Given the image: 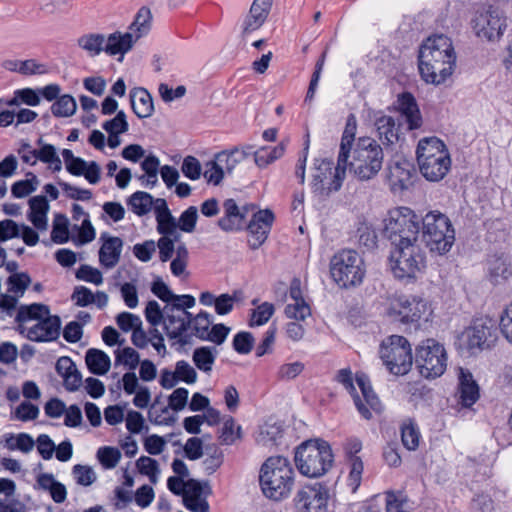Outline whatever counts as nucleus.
<instances>
[{
    "mask_svg": "<svg viewBox=\"0 0 512 512\" xmlns=\"http://www.w3.org/2000/svg\"><path fill=\"white\" fill-rule=\"evenodd\" d=\"M456 55L449 37L437 34L428 37L420 46L418 68L428 84L440 85L453 73Z\"/></svg>",
    "mask_w": 512,
    "mask_h": 512,
    "instance_id": "f257e3e1",
    "label": "nucleus"
},
{
    "mask_svg": "<svg viewBox=\"0 0 512 512\" xmlns=\"http://www.w3.org/2000/svg\"><path fill=\"white\" fill-rule=\"evenodd\" d=\"M383 160L384 153L380 144L374 138L360 137L355 147L349 150L347 160L339 163L358 180L367 181L379 173Z\"/></svg>",
    "mask_w": 512,
    "mask_h": 512,
    "instance_id": "f03ea898",
    "label": "nucleus"
},
{
    "mask_svg": "<svg viewBox=\"0 0 512 512\" xmlns=\"http://www.w3.org/2000/svg\"><path fill=\"white\" fill-rule=\"evenodd\" d=\"M295 472L283 456L269 457L260 469L259 481L263 494L273 500L289 496L294 485Z\"/></svg>",
    "mask_w": 512,
    "mask_h": 512,
    "instance_id": "7ed1b4c3",
    "label": "nucleus"
},
{
    "mask_svg": "<svg viewBox=\"0 0 512 512\" xmlns=\"http://www.w3.org/2000/svg\"><path fill=\"white\" fill-rule=\"evenodd\" d=\"M416 157L420 173L430 182L442 180L451 168L446 145L437 137L421 139L417 145Z\"/></svg>",
    "mask_w": 512,
    "mask_h": 512,
    "instance_id": "20e7f679",
    "label": "nucleus"
},
{
    "mask_svg": "<svg viewBox=\"0 0 512 512\" xmlns=\"http://www.w3.org/2000/svg\"><path fill=\"white\" fill-rule=\"evenodd\" d=\"M294 460L302 475L309 478H318L331 469L334 463V455L327 441L309 439L297 447Z\"/></svg>",
    "mask_w": 512,
    "mask_h": 512,
    "instance_id": "39448f33",
    "label": "nucleus"
},
{
    "mask_svg": "<svg viewBox=\"0 0 512 512\" xmlns=\"http://www.w3.org/2000/svg\"><path fill=\"white\" fill-rule=\"evenodd\" d=\"M420 217L408 207L389 212L384 220L383 235L391 247L419 243Z\"/></svg>",
    "mask_w": 512,
    "mask_h": 512,
    "instance_id": "423d86ee",
    "label": "nucleus"
},
{
    "mask_svg": "<svg viewBox=\"0 0 512 512\" xmlns=\"http://www.w3.org/2000/svg\"><path fill=\"white\" fill-rule=\"evenodd\" d=\"M422 240L431 253L444 255L455 241V231L449 218L438 211H430L420 218Z\"/></svg>",
    "mask_w": 512,
    "mask_h": 512,
    "instance_id": "0eeeda50",
    "label": "nucleus"
},
{
    "mask_svg": "<svg viewBox=\"0 0 512 512\" xmlns=\"http://www.w3.org/2000/svg\"><path fill=\"white\" fill-rule=\"evenodd\" d=\"M389 264L395 278L413 282L426 268V253L420 243L391 247Z\"/></svg>",
    "mask_w": 512,
    "mask_h": 512,
    "instance_id": "6e6552de",
    "label": "nucleus"
},
{
    "mask_svg": "<svg viewBox=\"0 0 512 512\" xmlns=\"http://www.w3.org/2000/svg\"><path fill=\"white\" fill-rule=\"evenodd\" d=\"M330 274L341 288L357 286L365 276L363 259L354 250H341L330 261Z\"/></svg>",
    "mask_w": 512,
    "mask_h": 512,
    "instance_id": "1a4fd4ad",
    "label": "nucleus"
},
{
    "mask_svg": "<svg viewBox=\"0 0 512 512\" xmlns=\"http://www.w3.org/2000/svg\"><path fill=\"white\" fill-rule=\"evenodd\" d=\"M414 363L426 379L440 377L447 368V353L442 344L432 338L423 340L415 349Z\"/></svg>",
    "mask_w": 512,
    "mask_h": 512,
    "instance_id": "9d476101",
    "label": "nucleus"
},
{
    "mask_svg": "<svg viewBox=\"0 0 512 512\" xmlns=\"http://www.w3.org/2000/svg\"><path fill=\"white\" fill-rule=\"evenodd\" d=\"M380 358L390 373L407 374L413 364L412 349L409 341L400 335H391L380 345Z\"/></svg>",
    "mask_w": 512,
    "mask_h": 512,
    "instance_id": "9b49d317",
    "label": "nucleus"
},
{
    "mask_svg": "<svg viewBox=\"0 0 512 512\" xmlns=\"http://www.w3.org/2000/svg\"><path fill=\"white\" fill-rule=\"evenodd\" d=\"M312 175V192L322 198H327L332 192L338 191L345 178V169L337 159L333 170V162L329 159L315 160Z\"/></svg>",
    "mask_w": 512,
    "mask_h": 512,
    "instance_id": "f8f14e48",
    "label": "nucleus"
},
{
    "mask_svg": "<svg viewBox=\"0 0 512 512\" xmlns=\"http://www.w3.org/2000/svg\"><path fill=\"white\" fill-rule=\"evenodd\" d=\"M428 311L427 302L423 299L401 296L390 303L387 315L394 322L412 324L417 328L421 319L427 320Z\"/></svg>",
    "mask_w": 512,
    "mask_h": 512,
    "instance_id": "ddd939ff",
    "label": "nucleus"
},
{
    "mask_svg": "<svg viewBox=\"0 0 512 512\" xmlns=\"http://www.w3.org/2000/svg\"><path fill=\"white\" fill-rule=\"evenodd\" d=\"M498 329L497 322L488 316L475 318L464 332L468 349H489L498 339Z\"/></svg>",
    "mask_w": 512,
    "mask_h": 512,
    "instance_id": "4468645a",
    "label": "nucleus"
},
{
    "mask_svg": "<svg viewBox=\"0 0 512 512\" xmlns=\"http://www.w3.org/2000/svg\"><path fill=\"white\" fill-rule=\"evenodd\" d=\"M506 27V17L499 9L492 6L482 11L478 10L472 19V28L475 34L488 41L499 40Z\"/></svg>",
    "mask_w": 512,
    "mask_h": 512,
    "instance_id": "2eb2a0df",
    "label": "nucleus"
},
{
    "mask_svg": "<svg viewBox=\"0 0 512 512\" xmlns=\"http://www.w3.org/2000/svg\"><path fill=\"white\" fill-rule=\"evenodd\" d=\"M328 499L327 486L315 483L298 490L294 503L298 512H327Z\"/></svg>",
    "mask_w": 512,
    "mask_h": 512,
    "instance_id": "dca6fc26",
    "label": "nucleus"
},
{
    "mask_svg": "<svg viewBox=\"0 0 512 512\" xmlns=\"http://www.w3.org/2000/svg\"><path fill=\"white\" fill-rule=\"evenodd\" d=\"M212 323L213 316L206 311L202 310L194 315V337L221 345L227 339L231 329L223 323L214 325Z\"/></svg>",
    "mask_w": 512,
    "mask_h": 512,
    "instance_id": "f3484780",
    "label": "nucleus"
},
{
    "mask_svg": "<svg viewBox=\"0 0 512 512\" xmlns=\"http://www.w3.org/2000/svg\"><path fill=\"white\" fill-rule=\"evenodd\" d=\"M60 330V317L58 315H50V313L30 328L24 325L18 326L19 333L34 342L55 341L60 335Z\"/></svg>",
    "mask_w": 512,
    "mask_h": 512,
    "instance_id": "a211bd4d",
    "label": "nucleus"
},
{
    "mask_svg": "<svg viewBox=\"0 0 512 512\" xmlns=\"http://www.w3.org/2000/svg\"><path fill=\"white\" fill-rule=\"evenodd\" d=\"M274 219V213L270 209H264L255 212L249 223H246L245 228L250 235L248 245L251 249H258L266 241Z\"/></svg>",
    "mask_w": 512,
    "mask_h": 512,
    "instance_id": "6ab92c4d",
    "label": "nucleus"
},
{
    "mask_svg": "<svg viewBox=\"0 0 512 512\" xmlns=\"http://www.w3.org/2000/svg\"><path fill=\"white\" fill-rule=\"evenodd\" d=\"M388 180L393 192H401L413 185L416 174L414 164L403 157H396L388 164Z\"/></svg>",
    "mask_w": 512,
    "mask_h": 512,
    "instance_id": "aec40b11",
    "label": "nucleus"
},
{
    "mask_svg": "<svg viewBox=\"0 0 512 512\" xmlns=\"http://www.w3.org/2000/svg\"><path fill=\"white\" fill-rule=\"evenodd\" d=\"M223 216L217 221L219 228L225 232L241 231L246 226V217L249 205L240 208L232 198L223 202Z\"/></svg>",
    "mask_w": 512,
    "mask_h": 512,
    "instance_id": "412c9836",
    "label": "nucleus"
},
{
    "mask_svg": "<svg viewBox=\"0 0 512 512\" xmlns=\"http://www.w3.org/2000/svg\"><path fill=\"white\" fill-rule=\"evenodd\" d=\"M164 328L169 338L177 339L181 344L189 343V335L187 328L192 318L187 310L176 308L175 312L164 309Z\"/></svg>",
    "mask_w": 512,
    "mask_h": 512,
    "instance_id": "4be33fe9",
    "label": "nucleus"
},
{
    "mask_svg": "<svg viewBox=\"0 0 512 512\" xmlns=\"http://www.w3.org/2000/svg\"><path fill=\"white\" fill-rule=\"evenodd\" d=\"M203 456H207L203 461V469L208 475L214 473L223 462L222 451L215 443L204 444L201 438L194 437V460Z\"/></svg>",
    "mask_w": 512,
    "mask_h": 512,
    "instance_id": "5701e85b",
    "label": "nucleus"
},
{
    "mask_svg": "<svg viewBox=\"0 0 512 512\" xmlns=\"http://www.w3.org/2000/svg\"><path fill=\"white\" fill-rule=\"evenodd\" d=\"M102 245L99 249V262L105 268L115 267L121 256L123 241L116 236H110L108 233H102L100 236Z\"/></svg>",
    "mask_w": 512,
    "mask_h": 512,
    "instance_id": "b1692460",
    "label": "nucleus"
},
{
    "mask_svg": "<svg viewBox=\"0 0 512 512\" xmlns=\"http://www.w3.org/2000/svg\"><path fill=\"white\" fill-rule=\"evenodd\" d=\"M398 109L405 117L409 130H415L421 127L422 117L415 97L409 92H403L398 95Z\"/></svg>",
    "mask_w": 512,
    "mask_h": 512,
    "instance_id": "393cba45",
    "label": "nucleus"
},
{
    "mask_svg": "<svg viewBox=\"0 0 512 512\" xmlns=\"http://www.w3.org/2000/svg\"><path fill=\"white\" fill-rule=\"evenodd\" d=\"M157 220V230L162 235H174L177 227L182 231L192 232V206L188 207L181 215L179 224L176 223L175 218L169 214L164 217H159Z\"/></svg>",
    "mask_w": 512,
    "mask_h": 512,
    "instance_id": "a878e982",
    "label": "nucleus"
},
{
    "mask_svg": "<svg viewBox=\"0 0 512 512\" xmlns=\"http://www.w3.org/2000/svg\"><path fill=\"white\" fill-rule=\"evenodd\" d=\"M459 392L464 407H471L479 399V386L472 373L464 368H459Z\"/></svg>",
    "mask_w": 512,
    "mask_h": 512,
    "instance_id": "bb28decb",
    "label": "nucleus"
},
{
    "mask_svg": "<svg viewBox=\"0 0 512 512\" xmlns=\"http://www.w3.org/2000/svg\"><path fill=\"white\" fill-rule=\"evenodd\" d=\"M131 108L138 118H148L154 112V105L150 93L142 87L130 91Z\"/></svg>",
    "mask_w": 512,
    "mask_h": 512,
    "instance_id": "cd10ccee",
    "label": "nucleus"
},
{
    "mask_svg": "<svg viewBox=\"0 0 512 512\" xmlns=\"http://www.w3.org/2000/svg\"><path fill=\"white\" fill-rule=\"evenodd\" d=\"M30 213L28 219L34 227L40 231H44L48 227L47 213L49 203L45 196L38 195L29 199Z\"/></svg>",
    "mask_w": 512,
    "mask_h": 512,
    "instance_id": "c85d7f7f",
    "label": "nucleus"
},
{
    "mask_svg": "<svg viewBox=\"0 0 512 512\" xmlns=\"http://www.w3.org/2000/svg\"><path fill=\"white\" fill-rule=\"evenodd\" d=\"M137 39L133 37L132 32L121 34L120 32H114L110 34L106 40L105 52L109 55L120 54L121 58L128 52Z\"/></svg>",
    "mask_w": 512,
    "mask_h": 512,
    "instance_id": "c756f323",
    "label": "nucleus"
},
{
    "mask_svg": "<svg viewBox=\"0 0 512 512\" xmlns=\"http://www.w3.org/2000/svg\"><path fill=\"white\" fill-rule=\"evenodd\" d=\"M88 370L94 375L106 374L111 366L110 357L102 350L90 348L85 355Z\"/></svg>",
    "mask_w": 512,
    "mask_h": 512,
    "instance_id": "7c9ffc66",
    "label": "nucleus"
},
{
    "mask_svg": "<svg viewBox=\"0 0 512 512\" xmlns=\"http://www.w3.org/2000/svg\"><path fill=\"white\" fill-rule=\"evenodd\" d=\"M357 131V119L354 114H349L341 137L339 148V162L347 160L348 152L355 147V136Z\"/></svg>",
    "mask_w": 512,
    "mask_h": 512,
    "instance_id": "2f4dec72",
    "label": "nucleus"
},
{
    "mask_svg": "<svg viewBox=\"0 0 512 512\" xmlns=\"http://www.w3.org/2000/svg\"><path fill=\"white\" fill-rule=\"evenodd\" d=\"M375 127L383 144H393L398 140L399 126L396 125L392 116L381 115L376 118Z\"/></svg>",
    "mask_w": 512,
    "mask_h": 512,
    "instance_id": "473e14b6",
    "label": "nucleus"
},
{
    "mask_svg": "<svg viewBox=\"0 0 512 512\" xmlns=\"http://www.w3.org/2000/svg\"><path fill=\"white\" fill-rule=\"evenodd\" d=\"M337 380L346 388V390L352 394L355 406L361 416L365 419H371L372 413L364 405L361 397L356 393V389L353 383L352 372L349 369H341L338 371Z\"/></svg>",
    "mask_w": 512,
    "mask_h": 512,
    "instance_id": "72a5a7b5",
    "label": "nucleus"
},
{
    "mask_svg": "<svg viewBox=\"0 0 512 512\" xmlns=\"http://www.w3.org/2000/svg\"><path fill=\"white\" fill-rule=\"evenodd\" d=\"M287 141H281L275 147L264 146L254 152V161L259 168H265L281 158L286 150Z\"/></svg>",
    "mask_w": 512,
    "mask_h": 512,
    "instance_id": "f704fd0d",
    "label": "nucleus"
},
{
    "mask_svg": "<svg viewBox=\"0 0 512 512\" xmlns=\"http://www.w3.org/2000/svg\"><path fill=\"white\" fill-rule=\"evenodd\" d=\"M215 346H201L194 349V366L200 371L209 374L218 355Z\"/></svg>",
    "mask_w": 512,
    "mask_h": 512,
    "instance_id": "c9c22d12",
    "label": "nucleus"
},
{
    "mask_svg": "<svg viewBox=\"0 0 512 512\" xmlns=\"http://www.w3.org/2000/svg\"><path fill=\"white\" fill-rule=\"evenodd\" d=\"M167 486L173 494L182 496L185 508L192 511V479L185 482L182 477L171 476Z\"/></svg>",
    "mask_w": 512,
    "mask_h": 512,
    "instance_id": "e433bc0d",
    "label": "nucleus"
},
{
    "mask_svg": "<svg viewBox=\"0 0 512 512\" xmlns=\"http://www.w3.org/2000/svg\"><path fill=\"white\" fill-rule=\"evenodd\" d=\"M50 309L47 305L41 303H33L30 305H21L18 308L15 321L19 325L29 320H36L37 322L47 316Z\"/></svg>",
    "mask_w": 512,
    "mask_h": 512,
    "instance_id": "4c0bfd02",
    "label": "nucleus"
},
{
    "mask_svg": "<svg viewBox=\"0 0 512 512\" xmlns=\"http://www.w3.org/2000/svg\"><path fill=\"white\" fill-rule=\"evenodd\" d=\"M356 382L366 403L364 405L369 409V411L373 410L377 413L381 412V402L376 393L373 391L368 376L364 373L356 374Z\"/></svg>",
    "mask_w": 512,
    "mask_h": 512,
    "instance_id": "58836bf2",
    "label": "nucleus"
},
{
    "mask_svg": "<svg viewBox=\"0 0 512 512\" xmlns=\"http://www.w3.org/2000/svg\"><path fill=\"white\" fill-rule=\"evenodd\" d=\"M152 14L149 8L141 7L134 21L131 23L129 29L135 33V38L139 39L141 36L146 35L151 28Z\"/></svg>",
    "mask_w": 512,
    "mask_h": 512,
    "instance_id": "ea45409f",
    "label": "nucleus"
},
{
    "mask_svg": "<svg viewBox=\"0 0 512 512\" xmlns=\"http://www.w3.org/2000/svg\"><path fill=\"white\" fill-rule=\"evenodd\" d=\"M127 204L135 214L143 216L151 210L153 197L147 192L137 191L129 197Z\"/></svg>",
    "mask_w": 512,
    "mask_h": 512,
    "instance_id": "a19ab883",
    "label": "nucleus"
},
{
    "mask_svg": "<svg viewBox=\"0 0 512 512\" xmlns=\"http://www.w3.org/2000/svg\"><path fill=\"white\" fill-rule=\"evenodd\" d=\"M77 43L91 56H96L105 51V37L103 34H85L77 40Z\"/></svg>",
    "mask_w": 512,
    "mask_h": 512,
    "instance_id": "79ce46f5",
    "label": "nucleus"
},
{
    "mask_svg": "<svg viewBox=\"0 0 512 512\" xmlns=\"http://www.w3.org/2000/svg\"><path fill=\"white\" fill-rule=\"evenodd\" d=\"M241 426L237 425L234 418L227 416L224 418L223 426L219 439L224 445H232L237 440L241 439Z\"/></svg>",
    "mask_w": 512,
    "mask_h": 512,
    "instance_id": "37998d69",
    "label": "nucleus"
},
{
    "mask_svg": "<svg viewBox=\"0 0 512 512\" xmlns=\"http://www.w3.org/2000/svg\"><path fill=\"white\" fill-rule=\"evenodd\" d=\"M75 99L68 94L60 96L51 106V112L55 117H70L76 111Z\"/></svg>",
    "mask_w": 512,
    "mask_h": 512,
    "instance_id": "c03bdc74",
    "label": "nucleus"
},
{
    "mask_svg": "<svg viewBox=\"0 0 512 512\" xmlns=\"http://www.w3.org/2000/svg\"><path fill=\"white\" fill-rule=\"evenodd\" d=\"M401 439L405 448L408 450H416L419 446L420 433L417 425L412 421L408 420L401 427Z\"/></svg>",
    "mask_w": 512,
    "mask_h": 512,
    "instance_id": "a18cd8bd",
    "label": "nucleus"
},
{
    "mask_svg": "<svg viewBox=\"0 0 512 512\" xmlns=\"http://www.w3.org/2000/svg\"><path fill=\"white\" fill-rule=\"evenodd\" d=\"M241 157V154L238 153V148L235 147L230 151H222L218 153L215 160L218 162L225 174H231L234 168L242 162Z\"/></svg>",
    "mask_w": 512,
    "mask_h": 512,
    "instance_id": "49530a36",
    "label": "nucleus"
},
{
    "mask_svg": "<svg viewBox=\"0 0 512 512\" xmlns=\"http://www.w3.org/2000/svg\"><path fill=\"white\" fill-rule=\"evenodd\" d=\"M27 176L30 179L16 181L11 186V193L15 198H24L37 189L39 181L36 175L29 172Z\"/></svg>",
    "mask_w": 512,
    "mask_h": 512,
    "instance_id": "de8ad7c7",
    "label": "nucleus"
},
{
    "mask_svg": "<svg viewBox=\"0 0 512 512\" xmlns=\"http://www.w3.org/2000/svg\"><path fill=\"white\" fill-rule=\"evenodd\" d=\"M51 239L57 244L66 243L69 239L68 219L65 215L57 214L53 221Z\"/></svg>",
    "mask_w": 512,
    "mask_h": 512,
    "instance_id": "09e8293b",
    "label": "nucleus"
},
{
    "mask_svg": "<svg viewBox=\"0 0 512 512\" xmlns=\"http://www.w3.org/2000/svg\"><path fill=\"white\" fill-rule=\"evenodd\" d=\"M221 421L220 412L214 407H209L208 410H202V414L194 415V435L201 432V425L206 423L209 426H216Z\"/></svg>",
    "mask_w": 512,
    "mask_h": 512,
    "instance_id": "8fccbe9b",
    "label": "nucleus"
},
{
    "mask_svg": "<svg viewBox=\"0 0 512 512\" xmlns=\"http://www.w3.org/2000/svg\"><path fill=\"white\" fill-rule=\"evenodd\" d=\"M275 312L274 305L269 302H263L253 311L250 319V326H261L269 321Z\"/></svg>",
    "mask_w": 512,
    "mask_h": 512,
    "instance_id": "3c124183",
    "label": "nucleus"
},
{
    "mask_svg": "<svg viewBox=\"0 0 512 512\" xmlns=\"http://www.w3.org/2000/svg\"><path fill=\"white\" fill-rule=\"evenodd\" d=\"M139 472L149 477L151 483L157 482L158 474L160 473L158 462L150 457L141 456L136 462Z\"/></svg>",
    "mask_w": 512,
    "mask_h": 512,
    "instance_id": "603ef678",
    "label": "nucleus"
},
{
    "mask_svg": "<svg viewBox=\"0 0 512 512\" xmlns=\"http://www.w3.org/2000/svg\"><path fill=\"white\" fill-rule=\"evenodd\" d=\"M488 270L493 282H498L499 278L507 279L511 275L509 265L500 257L489 260Z\"/></svg>",
    "mask_w": 512,
    "mask_h": 512,
    "instance_id": "864d4df0",
    "label": "nucleus"
},
{
    "mask_svg": "<svg viewBox=\"0 0 512 512\" xmlns=\"http://www.w3.org/2000/svg\"><path fill=\"white\" fill-rule=\"evenodd\" d=\"M233 349L239 354H249L254 346L252 333L241 331L235 334L232 341Z\"/></svg>",
    "mask_w": 512,
    "mask_h": 512,
    "instance_id": "5fc2aeb1",
    "label": "nucleus"
},
{
    "mask_svg": "<svg viewBox=\"0 0 512 512\" xmlns=\"http://www.w3.org/2000/svg\"><path fill=\"white\" fill-rule=\"evenodd\" d=\"M97 457L105 468L112 469L118 464L121 453L117 448L104 446L98 449Z\"/></svg>",
    "mask_w": 512,
    "mask_h": 512,
    "instance_id": "6e6d98bb",
    "label": "nucleus"
},
{
    "mask_svg": "<svg viewBox=\"0 0 512 512\" xmlns=\"http://www.w3.org/2000/svg\"><path fill=\"white\" fill-rule=\"evenodd\" d=\"M350 465V472L348 475V486L352 492H356L362 480L363 462L361 458H351L348 460Z\"/></svg>",
    "mask_w": 512,
    "mask_h": 512,
    "instance_id": "4d7b16f0",
    "label": "nucleus"
},
{
    "mask_svg": "<svg viewBox=\"0 0 512 512\" xmlns=\"http://www.w3.org/2000/svg\"><path fill=\"white\" fill-rule=\"evenodd\" d=\"M102 128L107 133H126L129 129V124L126 120V114L124 111H119L113 119L104 122Z\"/></svg>",
    "mask_w": 512,
    "mask_h": 512,
    "instance_id": "13d9d810",
    "label": "nucleus"
},
{
    "mask_svg": "<svg viewBox=\"0 0 512 512\" xmlns=\"http://www.w3.org/2000/svg\"><path fill=\"white\" fill-rule=\"evenodd\" d=\"M284 313L287 318L303 321L310 316L311 309L305 301H295L285 307Z\"/></svg>",
    "mask_w": 512,
    "mask_h": 512,
    "instance_id": "bf43d9fd",
    "label": "nucleus"
},
{
    "mask_svg": "<svg viewBox=\"0 0 512 512\" xmlns=\"http://www.w3.org/2000/svg\"><path fill=\"white\" fill-rule=\"evenodd\" d=\"M7 283L9 285V292L23 295L25 290L31 283V278L27 273H14L9 276Z\"/></svg>",
    "mask_w": 512,
    "mask_h": 512,
    "instance_id": "052dcab7",
    "label": "nucleus"
},
{
    "mask_svg": "<svg viewBox=\"0 0 512 512\" xmlns=\"http://www.w3.org/2000/svg\"><path fill=\"white\" fill-rule=\"evenodd\" d=\"M78 280L100 285L103 282V276L100 270L90 265H81L75 274Z\"/></svg>",
    "mask_w": 512,
    "mask_h": 512,
    "instance_id": "680f3d73",
    "label": "nucleus"
},
{
    "mask_svg": "<svg viewBox=\"0 0 512 512\" xmlns=\"http://www.w3.org/2000/svg\"><path fill=\"white\" fill-rule=\"evenodd\" d=\"M77 484L82 486H90L96 481L94 470L86 465L77 464L72 469Z\"/></svg>",
    "mask_w": 512,
    "mask_h": 512,
    "instance_id": "e2e57ef3",
    "label": "nucleus"
},
{
    "mask_svg": "<svg viewBox=\"0 0 512 512\" xmlns=\"http://www.w3.org/2000/svg\"><path fill=\"white\" fill-rule=\"evenodd\" d=\"M140 362L139 353L131 347L116 351L115 363H121L134 370Z\"/></svg>",
    "mask_w": 512,
    "mask_h": 512,
    "instance_id": "0e129e2a",
    "label": "nucleus"
},
{
    "mask_svg": "<svg viewBox=\"0 0 512 512\" xmlns=\"http://www.w3.org/2000/svg\"><path fill=\"white\" fill-rule=\"evenodd\" d=\"M225 173L222 168L219 166L216 160L209 161L205 165V170L203 172V176L206 179L207 183L213 185H219L222 181Z\"/></svg>",
    "mask_w": 512,
    "mask_h": 512,
    "instance_id": "69168bd1",
    "label": "nucleus"
},
{
    "mask_svg": "<svg viewBox=\"0 0 512 512\" xmlns=\"http://www.w3.org/2000/svg\"><path fill=\"white\" fill-rule=\"evenodd\" d=\"M359 244L367 250H373L377 247V233L369 226H361L358 228Z\"/></svg>",
    "mask_w": 512,
    "mask_h": 512,
    "instance_id": "338daca9",
    "label": "nucleus"
},
{
    "mask_svg": "<svg viewBox=\"0 0 512 512\" xmlns=\"http://www.w3.org/2000/svg\"><path fill=\"white\" fill-rule=\"evenodd\" d=\"M498 328L507 341L512 343V303L505 308L500 316Z\"/></svg>",
    "mask_w": 512,
    "mask_h": 512,
    "instance_id": "774afa93",
    "label": "nucleus"
}]
</instances>
